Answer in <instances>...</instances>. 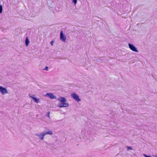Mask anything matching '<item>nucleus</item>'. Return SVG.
I'll return each mask as SVG.
<instances>
[{
	"label": "nucleus",
	"mask_w": 157,
	"mask_h": 157,
	"mask_svg": "<svg viewBox=\"0 0 157 157\" xmlns=\"http://www.w3.org/2000/svg\"><path fill=\"white\" fill-rule=\"evenodd\" d=\"M3 10V7L2 5H1V13H2Z\"/></svg>",
	"instance_id": "obj_16"
},
{
	"label": "nucleus",
	"mask_w": 157,
	"mask_h": 157,
	"mask_svg": "<svg viewBox=\"0 0 157 157\" xmlns=\"http://www.w3.org/2000/svg\"><path fill=\"white\" fill-rule=\"evenodd\" d=\"M8 93L6 88L1 86V93L3 95H4Z\"/></svg>",
	"instance_id": "obj_7"
},
{
	"label": "nucleus",
	"mask_w": 157,
	"mask_h": 157,
	"mask_svg": "<svg viewBox=\"0 0 157 157\" xmlns=\"http://www.w3.org/2000/svg\"><path fill=\"white\" fill-rule=\"evenodd\" d=\"M48 67L47 66H45L44 68V70L48 71Z\"/></svg>",
	"instance_id": "obj_15"
},
{
	"label": "nucleus",
	"mask_w": 157,
	"mask_h": 157,
	"mask_svg": "<svg viewBox=\"0 0 157 157\" xmlns=\"http://www.w3.org/2000/svg\"><path fill=\"white\" fill-rule=\"evenodd\" d=\"M128 45L129 48L131 50L136 52H138V51L137 49V48L135 46H134L133 44L131 43H129Z\"/></svg>",
	"instance_id": "obj_4"
},
{
	"label": "nucleus",
	"mask_w": 157,
	"mask_h": 157,
	"mask_svg": "<svg viewBox=\"0 0 157 157\" xmlns=\"http://www.w3.org/2000/svg\"><path fill=\"white\" fill-rule=\"evenodd\" d=\"M45 135L47 134H49L50 135H52L53 132L52 131H48V132H44Z\"/></svg>",
	"instance_id": "obj_10"
},
{
	"label": "nucleus",
	"mask_w": 157,
	"mask_h": 157,
	"mask_svg": "<svg viewBox=\"0 0 157 157\" xmlns=\"http://www.w3.org/2000/svg\"><path fill=\"white\" fill-rule=\"evenodd\" d=\"M143 155L145 157H152L151 156H150V155H147L145 154H144Z\"/></svg>",
	"instance_id": "obj_13"
},
{
	"label": "nucleus",
	"mask_w": 157,
	"mask_h": 157,
	"mask_svg": "<svg viewBox=\"0 0 157 157\" xmlns=\"http://www.w3.org/2000/svg\"><path fill=\"white\" fill-rule=\"evenodd\" d=\"M35 136L39 137V138L41 140H43L44 139V137L45 136L44 132L39 133H36Z\"/></svg>",
	"instance_id": "obj_6"
},
{
	"label": "nucleus",
	"mask_w": 157,
	"mask_h": 157,
	"mask_svg": "<svg viewBox=\"0 0 157 157\" xmlns=\"http://www.w3.org/2000/svg\"><path fill=\"white\" fill-rule=\"evenodd\" d=\"M30 96V97L31 98H32V99L33 100V98L36 97H35V96L34 95H33L32 96Z\"/></svg>",
	"instance_id": "obj_18"
},
{
	"label": "nucleus",
	"mask_w": 157,
	"mask_h": 157,
	"mask_svg": "<svg viewBox=\"0 0 157 157\" xmlns=\"http://www.w3.org/2000/svg\"><path fill=\"white\" fill-rule=\"evenodd\" d=\"M57 100L60 101L58 104L57 106L59 108L67 107L69 106V104L66 103L67 101L66 99L64 97H59Z\"/></svg>",
	"instance_id": "obj_1"
},
{
	"label": "nucleus",
	"mask_w": 157,
	"mask_h": 157,
	"mask_svg": "<svg viewBox=\"0 0 157 157\" xmlns=\"http://www.w3.org/2000/svg\"><path fill=\"white\" fill-rule=\"evenodd\" d=\"M60 39L63 42H65L66 39V36L64 34L63 31H61L60 33Z\"/></svg>",
	"instance_id": "obj_3"
},
{
	"label": "nucleus",
	"mask_w": 157,
	"mask_h": 157,
	"mask_svg": "<svg viewBox=\"0 0 157 157\" xmlns=\"http://www.w3.org/2000/svg\"><path fill=\"white\" fill-rule=\"evenodd\" d=\"M49 115H50V112H48L47 113V114H46V116L48 117H49Z\"/></svg>",
	"instance_id": "obj_14"
},
{
	"label": "nucleus",
	"mask_w": 157,
	"mask_h": 157,
	"mask_svg": "<svg viewBox=\"0 0 157 157\" xmlns=\"http://www.w3.org/2000/svg\"><path fill=\"white\" fill-rule=\"evenodd\" d=\"M30 43V41L27 36L26 37L25 40V46L26 47L28 46Z\"/></svg>",
	"instance_id": "obj_8"
},
{
	"label": "nucleus",
	"mask_w": 157,
	"mask_h": 157,
	"mask_svg": "<svg viewBox=\"0 0 157 157\" xmlns=\"http://www.w3.org/2000/svg\"><path fill=\"white\" fill-rule=\"evenodd\" d=\"M72 2L75 5L77 3V0H72Z\"/></svg>",
	"instance_id": "obj_12"
},
{
	"label": "nucleus",
	"mask_w": 157,
	"mask_h": 157,
	"mask_svg": "<svg viewBox=\"0 0 157 157\" xmlns=\"http://www.w3.org/2000/svg\"><path fill=\"white\" fill-rule=\"evenodd\" d=\"M71 96L77 102L80 101L81 100L79 96L75 93H71Z\"/></svg>",
	"instance_id": "obj_2"
},
{
	"label": "nucleus",
	"mask_w": 157,
	"mask_h": 157,
	"mask_svg": "<svg viewBox=\"0 0 157 157\" xmlns=\"http://www.w3.org/2000/svg\"><path fill=\"white\" fill-rule=\"evenodd\" d=\"M45 95L51 99H56V96L54 95L52 93H47Z\"/></svg>",
	"instance_id": "obj_5"
},
{
	"label": "nucleus",
	"mask_w": 157,
	"mask_h": 157,
	"mask_svg": "<svg viewBox=\"0 0 157 157\" xmlns=\"http://www.w3.org/2000/svg\"><path fill=\"white\" fill-rule=\"evenodd\" d=\"M33 100L35 102L37 103H39L40 102V100L36 97L33 98Z\"/></svg>",
	"instance_id": "obj_9"
},
{
	"label": "nucleus",
	"mask_w": 157,
	"mask_h": 157,
	"mask_svg": "<svg viewBox=\"0 0 157 157\" xmlns=\"http://www.w3.org/2000/svg\"><path fill=\"white\" fill-rule=\"evenodd\" d=\"M153 156L155 157H157V154H155V155H153Z\"/></svg>",
	"instance_id": "obj_19"
},
{
	"label": "nucleus",
	"mask_w": 157,
	"mask_h": 157,
	"mask_svg": "<svg viewBox=\"0 0 157 157\" xmlns=\"http://www.w3.org/2000/svg\"><path fill=\"white\" fill-rule=\"evenodd\" d=\"M54 43V41L53 40H52L51 42H50V44L52 45H53V43Z\"/></svg>",
	"instance_id": "obj_17"
},
{
	"label": "nucleus",
	"mask_w": 157,
	"mask_h": 157,
	"mask_svg": "<svg viewBox=\"0 0 157 157\" xmlns=\"http://www.w3.org/2000/svg\"><path fill=\"white\" fill-rule=\"evenodd\" d=\"M128 150H131L132 149V148L131 147L127 146V147Z\"/></svg>",
	"instance_id": "obj_11"
}]
</instances>
